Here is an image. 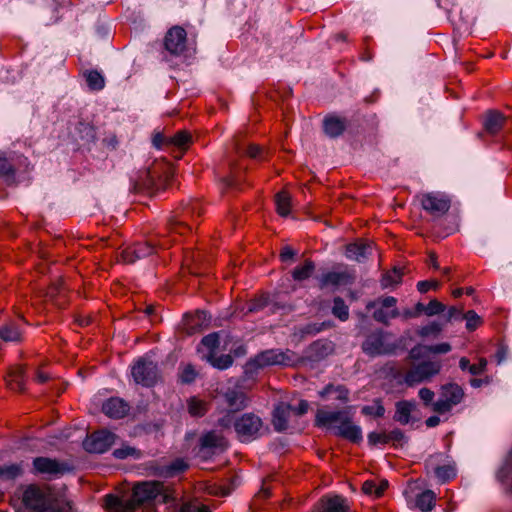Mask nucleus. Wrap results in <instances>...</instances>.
<instances>
[{
  "instance_id": "nucleus-4",
  "label": "nucleus",
  "mask_w": 512,
  "mask_h": 512,
  "mask_svg": "<svg viewBox=\"0 0 512 512\" xmlns=\"http://www.w3.org/2000/svg\"><path fill=\"white\" fill-rule=\"evenodd\" d=\"M366 309L368 311L373 310V319L384 325H389L391 319L400 316V311L397 308V299L393 296L379 297L369 301L366 305Z\"/></svg>"
},
{
  "instance_id": "nucleus-59",
  "label": "nucleus",
  "mask_w": 512,
  "mask_h": 512,
  "mask_svg": "<svg viewBox=\"0 0 512 512\" xmlns=\"http://www.w3.org/2000/svg\"><path fill=\"white\" fill-rule=\"evenodd\" d=\"M439 287L438 281H420L417 283V289L420 293H426L430 288L437 289Z\"/></svg>"
},
{
  "instance_id": "nucleus-23",
  "label": "nucleus",
  "mask_w": 512,
  "mask_h": 512,
  "mask_svg": "<svg viewBox=\"0 0 512 512\" xmlns=\"http://www.w3.org/2000/svg\"><path fill=\"white\" fill-rule=\"evenodd\" d=\"M323 128L328 137L336 138L346 129V122L344 119L336 116L326 117L323 121Z\"/></svg>"
},
{
  "instance_id": "nucleus-57",
  "label": "nucleus",
  "mask_w": 512,
  "mask_h": 512,
  "mask_svg": "<svg viewBox=\"0 0 512 512\" xmlns=\"http://www.w3.org/2000/svg\"><path fill=\"white\" fill-rule=\"evenodd\" d=\"M454 405H452L444 397H440L436 402L433 403V410L437 413L448 412Z\"/></svg>"
},
{
  "instance_id": "nucleus-35",
  "label": "nucleus",
  "mask_w": 512,
  "mask_h": 512,
  "mask_svg": "<svg viewBox=\"0 0 512 512\" xmlns=\"http://www.w3.org/2000/svg\"><path fill=\"white\" fill-rule=\"evenodd\" d=\"M275 203L277 212L280 216L286 217L290 213L291 197L285 192L281 191L275 196Z\"/></svg>"
},
{
  "instance_id": "nucleus-2",
  "label": "nucleus",
  "mask_w": 512,
  "mask_h": 512,
  "mask_svg": "<svg viewBox=\"0 0 512 512\" xmlns=\"http://www.w3.org/2000/svg\"><path fill=\"white\" fill-rule=\"evenodd\" d=\"M22 502L29 512H74L69 502L38 485H29L24 489Z\"/></svg>"
},
{
  "instance_id": "nucleus-1",
  "label": "nucleus",
  "mask_w": 512,
  "mask_h": 512,
  "mask_svg": "<svg viewBox=\"0 0 512 512\" xmlns=\"http://www.w3.org/2000/svg\"><path fill=\"white\" fill-rule=\"evenodd\" d=\"M170 498V494L161 482L147 481L135 485L131 499L122 500L112 494L106 495L105 505L107 509L114 512H134L143 503L156 499H159V502L166 503Z\"/></svg>"
},
{
  "instance_id": "nucleus-33",
  "label": "nucleus",
  "mask_w": 512,
  "mask_h": 512,
  "mask_svg": "<svg viewBox=\"0 0 512 512\" xmlns=\"http://www.w3.org/2000/svg\"><path fill=\"white\" fill-rule=\"evenodd\" d=\"M270 305L269 298L267 296H261L248 302L242 309L243 316H247L251 313H257L262 311L265 307Z\"/></svg>"
},
{
  "instance_id": "nucleus-12",
  "label": "nucleus",
  "mask_w": 512,
  "mask_h": 512,
  "mask_svg": "<svg viewBox=\"0 0 512 512\" xmlns=\"http://www.w3.org/2000/svg\"><path fill=\"white\" fill-rule=\"evenodd\" d=\"M186 31L180 26L168 30L164 38L165 49L172 55L178 56L186 49Z\"/></svg>"
},
{
  "instance_id": "nucleus-36",
  "label": "nucleus",
  "mask_w": 512,
  "mask_h": 512,
  "mask_svg": "<svg viewBox=\"0 0 512 512\" xmlns=\"http://www.w3.org/2000/svg\"><path fill=\"white\" fill-rule=\"evenodd\" d=\"M332 323L330 321H324L320 323H308L299 328L301 336H314L319 332L331 328Z\"/></svg>"
},
{
  "instance_id": "nucleus-9",
  "label": "nucleus",
  "mask_w": 512,
  "mask_h": 512,
  "mask_svg": "<svg viewBox=\"0 0 512 512\" xmlns=\"http://www.w3.org/2000/svg\"><path fill=\"white\" fill-rule=\"evenodd\" d=\"M441 370L440 362L424 361L413 368H411L405 375V383L413 386L429 380L431 377L437 375Z\"/></svg>"
},
{
  "instance_id": "nucleus-14",
  "label": "nucleus",
  "mask_w": 512,
  "mask_h": 512,
  "mask_svg": "<svg viewBox=\"0 0 512 512\" xmlns=\"http://www.w3.org/2000/svg\"><path fill=\"white\" fill-rule=\"evenodd\" d=\"M131 191L152 193L158 190L154 176L150 170L144 169L138 172L137 177L131 181Z\"/></svg>"
},
{
  "instance_id": "nucleus-22",
  "label": "nucleus",
  "mask_w": 512,
  "mask_h": 512,
  "mask_svg": "<svg viewBox=\"0 0 512 512\" xmlns=\"http://www.w3.org/2000/svg\"><path fill=\"white\" fill-rule=\"evenodd\" d=\"M200 445L202 449H220L227 447L226 439L217 431H209L201 436Z\"/></svg>"
},
{
  "instance_id": "nucleus-51",
  "label": "nucleus",
  "mask_w": 512,
  "mask_h": 512,
  "mask_svg": "<svg viewBox=\"0 0 512 512\" xmlns=\"http://www.w3.org/2000/svg\"><path fill=\"white\" fill-rule=\"evenodd\" d=\"M463 320L466 321V328L470 331L475 330L481 324V318L474 310L467 311Z\"/></svg>"
},
{
  "instance_id": "nucleus-26",
  "label": "nucleus",
  "mask_w": 512,
  "mask_h": 512,
  "mask_svg": "<svg viewBox=\"0 0 512 512\" xmlns=\"http://www.w3.org/2000/svg\"><path fill=\"white\" fill-rule=\"evenodd\" d=\"M441 396L455 406L461 402L464 392L458 384L449 383L442 387Z\"/></svg>"
},
{
  "instance_id": "nucleus-53",
  "label": "nucleus",
  "mask_w": 512,
  "mask_h": 512,
  "mask_svg": "<svg viewBox=\"0 0 512 512\" xmlns=\"http://www.w3.org/2000/svg\"><path fill=\"white\" fill-rule=\"evenodd\" d=\"M464 314L465 313L463 312L462 307L451 306L448 309L447 314L445 315V318H446L447 322L461 321V320H463Z\"/></svg>"
},
{
  "instance_id": "nucleus-31",
  "label": "nucleus",
  "mask_w": 512,
  "mask_h": 512,
  "mask_svg": "<svg viewBox=\"0 0 512 512\" xmlns=\"http://www.w3.org/2000/svg\"><path fill=\"white\" fill-rule=\"evenodd\" d=\"M23 474V467L21 464H10L0 466V480L3 481H12Z\"/></svg>"
},
{
  "instance_id": "nucleus-6",
  "label": "nucleus",
  "mask_w": 512,
  "mask_h": 512,
  "mask_svg": "<svg viewBox=\"0 0 512 512\" xmlns=\"http://www.w3.org/2000/svg\"><path fill=\"white\" fill-rule=\"evenodd\" d=\"M262 420L253 413H245L234 421V429L238 439L251 442L261 436Z\"/></svg>"
},
{
  "instance_id": "nucleus-37",
  "label": "nucleus",
  "mask_w": 512,
  "mask_h": 512,
  "mask_svg": "<svg viewBox=\"0 0 512 512\" xmlns=\"http://www.w3.org/2000/svg\"><path fill=\"white\" fill-rule=\"evenodd\" d=\"M21 333L18 327L10 322L0 327V339L3 341H19Z\"/></svg>"
},
{
  "instance_id": "nucleus-30",
  "label": "nucleus",
  "mask_w": 512,
  "mask_h": 512,
  "mask_svg": "<svg viewBox=\"0 0 512 512\" xmlns=\"http://www.w3.org/2000/svg\"><path fill=\"white\" fill-rule=\"evenodd\" d=\"M315 270V264L312 260H305L304 264L297 266L292 271V278L295 281H303L308 279Z\"/></svg>"
},
{
  "instance_id": "nucleus-47",
  "label": "nucleus",
  "mask_w": 512,
  "mask_h": 512,
  "mask_svg": "<svg viewBox=\"0 0 512 512\" xmlns=\"http://www.w3.org/2000/svg\"><path fill=\"white\" fill-rule=\"evenodd\" d=\"M86 81L92 90H101L105 85L103 76L97 71H89L86 74Z\"/></svg>"
},
{
  "instance_id": "nucleus-58",
  "label": "nucleus",
  "mask_w": 512,
  "mask_h": 512,
  "mask_svg": "<svg viewBox=\"0 0 512 512\" xmlns=\"http://www.w3.org/2000/svg\"><path fill=\"white\" fill-rule=\"evenodd\" d=\"M389 442L402 444L407 442L405 434L400 429H395L388 433Z\"/></svg>"
},
{
  "instance_id": "nucleus-11",
  "label": "nucleus",
  "mask_w": 512,
  "mask_h": 512,
  "mask_svg": "<svg viewBox=\"0 0 512 512\" xmlns=\"http://www.w3.org/2000/svg\"><path fill=\"white\" fill-rule=\"evenodd\" d=\"M361 348L366 355L371 357L390 354L394 350L393 346L385 343V334L380 329L368 334Z\"/></svg>"
},
{
  "instance_id": "nucleus-32",
  "label": "nucleus",
  "mask_w": 512,
  "mask_h": 512,
  "mask_svg": "<svg viewBox=\"0 0 512 512\" xmlns=\"http://www.w3.org/2000/svg\"><path fill=\"white\" fill-rule=\"evenodd\" d=\"M213 367L224 370L229 368L233 364V358L226 354L216 356L214 352H209L207 355L203 356Z\"/></svg>"
},
{
  "instance_id": "nucleus-40",
  "label": "nucleus",
  "mask_w": 512,
  "mask_h": 512,
  "mask_svg": "<svg viewBox=\"0 0 512 512\" xmlns=\"http://www.w3.org/2000/svg\"><path fill=\"white\" fill-rule=\"evenodd\" d=\"M332 314L341 321H346L349 318V308L341 297L334 298Z\"/></svg>"
},
{
  "instance_id": "nucleus-21",
  "label": "nucleus",
  "mask_w": 512,
  "mask_h": 512,
  "mask_svg": "<svg viewBox=\"0 0 512 512\" xmlns=\"http://www.w3.org/2000/svg\"><path fill=\"white\" fill-rule=\"evenodd\" d=\"M372 253L371 244L353 243L346 247V257L357 262L365 261Z\"/></svg>"
},
{
  "instance_id": "nucleus-42",
  "label": "nucleus",
  "mask_w": 512,
  "mask_h": 512,
  "mask_svg": "<svg viewBox=\"0 0 512 512\" xmlns=\"http://www.w3.org/2000/svg\"><path fill=\"white\" fill-rule=\"evenodd\" d=\"M8 385L12 390L22 391L24 389V371L17 368L9 374Z\"/></svg>"
},
{
  "instance_id": "nucleus-55",
  "label": "nucleus",
  "mask_w": 512,
  "mask_h": 512,
  "mask_svg": "<svg viewBox=\"0 0 512 512\" xmlns=\"http://www.w3.org/2000/svg\"><path fill=\"white\" fill-rule=\"evenodd\" d=\"M368 443L370 445H376V444H386L389 443L388 439V433H377V432H371L367 436Z\"/></svg>"
},
{
  "instance_id": "nucleus-24",
  "label": "nucleus",
  "mask_w": 512,
  "mask_h": 512,
  "mask_svg": "<svg viewBox=\"0 0 512 512\" xmlns=\"http://www.w3.org/2000/svg\"><path fill=\"white\" fill-rule=\"evenodd\" d=\"M349 278L350 276L345 272H328L319 278V286L321 289L329 286L337 287L341 284L348 283Z\"/></svg>"
},
{
  "instance_id": "nucleus-28",
  "label": "nucleus",
  "mask_w": 512,
  "mask_h": 512,
  "mask_svg": "<svg viewBox=\"0 0 512 512\" xmlns=\"http://www.w3.org/2000/svg\"><path fill=\"white\" fill-rule=\"evenodd\" d=\"M186 409L192 417H202L208 411V404L196 396L187 399Z\"/></svg>"
},
{
  "instance_id": "nucleus-20",
  "label": "nucleus",
  "mask_w": 512,
  "mask_h": 512,
  "mask_svg": "<svg viewBox=\"0 0 512 512\" xmlns=\"http://www.w3.org/2000/svg\"><path fill=\"white\" fill-rule=\"evenodd\" d=\"M185 325L189 333H195L208 326L210 316L206 311L198 310L194 315H185Z\"/></svg>"
},
{
  "instance_id": "nucleus-17",
  "label": "nucleus",
  "mask_w": 512,
  "mask_h": 512,
  "mask_svg": "<svg viewBox=\"0 0 512 512\" xmlns=\"http://www.w3.org/2000/svg\"><path fill=\"white\" fill-rule=\"evenodd\" d=\"M220 397L223 403H225L227 408L232 412L242 410L246 407V396L244 392L240 390L228 388L226 391L220 392Z\"/></svg>"
},
{
  "instance_id": "nucleus-43",
  "label": "nucleus",
  "mask_w": 512,
  "mask_h": 512,
  "mask_svg": "<svg viewBox=\"0 0 512 512\" xmlns=\"http://www.w3.org/2000/svg\"><path fill=\"white\" fill-rule=\"evenodd\" d=\"M187 467V464L182 459H176L170 465L162 467L161 475L165 477H172L183 472Z\"/></svg>"
},
{
  "instance_id": "nucleus-10",
  "label": "nucleus",
  "mask_w": 512,
  "mask_h": 512,
  "mask_svg": "<svg viewBox=\"0 0 512 512\" xmlns=\"http://www.w3.org/2000/svg\"><path fill=\"white\" fill-rule=\"evenodd\" d=\"M116 435L107 430H99L86 437L83 441L84 449L89 453H104L115 444Z\"/></svg>"
},
{
  "instance_id": "nucleus-3",
  "label": "nucleus",
  "mask_w": 512,
  "mask_h": 512,
  "mask_svg": "<svg viewBox=\"0 0 512 512\" xmlns=\"http://www.w3.org/2000/svg\"><path fill=\"white\" fill-rule=\"evenodd\" d=\"M315 422L317 426L321 427L335 424L333 426L335 435L352 443H360L363 439L361 427L353 422L352 417L346 411L318 410Z\"/></svg>"
},
{
  "instance_id": "nucleus-48",
  "label": "nucleus",
  "mask_w": 512,
  "mask_h": 512,
  "mask_svg": "<svg viewBox=\"0 0 512 512\" xmlns=\"http://www.w3.org/2000/svg\"><path fill=\"white\" fill-rule=\"evenodd\" d=\"M113 456L117 459H126L128 457H140V451L134 447L123 445L122 447L113 451Z\"/></svg>"
},
{
  "instance_id": "nucleus-29",
  "label": "nucleus",
  "mask_w": 512,
  "mask_h": 512,
  "mask_svg": "<svg viewBox=\"0 0 512 512\" xmlns=\"http://www.w3.org/2000/svg\"><path fill=\"white\" fill-rule=\"evenodd\" d=\"M504 121L505 117L503 114L498 111H490L486 116L484 125L489 133L495 134L502 128Z\"/></svg>"
},
{
  "instance_id": "nucleus-54",
  "label": "nucleus",
  "mask_w": 512,
  "mask_h": 512,
  "mask_svg": "<svg viewBox=\"0 0 512 512\" xmlns=\"http://www.w3.org/2000/svg\"><path fill=\"white\" fill-rule=\"evenodd\" d=\"M201 343L210 349V352H214L216 348L219 346V335L218 333H211L203 337Z\"/></svg>"
},
{
  "instance_id": "nucleus-50",
  "label": "nucleus",
  "mask_w": 512,
  "mask_h": 512,
  "mask_svg": "<svg viewBox=\"0 0 512 512\" xmlns=\"http://www.w3.org/2000/svg\"><path fill=\"white\" fill-rule=\"evenodd\" d=\"M179 377H180V380L182 383L189 384V383H192L196 379L197 372L193 365L186 364L183 366Z\"/></svg>"
},
{
  "instance_id": "nucleus-63",
  "label": "nucleus",
  "mask_w": 512,
  "mask_h": 512,
  "mask_svg": "<svg viewBox=\"0 0 512 512\" xmlns=\"http://www.w3.org/2000/svg\"><path fill=\"white\" fill-rule=\"evenodd\" d=\"M296 255V251L292 249L290 246H285L282 248L280 253V258L282 261L292 260Z\"/></svg>"
},
{
  "instance_id": "nucleus-38",
  "label": "nucleus",
  "mask_w": 512,
  "mask_h": 512,
  "mask_svg": "<svg viewBox=\"0 0 512 512\" xmlns=\"http://www.w3.org/2000/svg\"><path fill=\"white\" fill-rule=\"evenodd\" d=\"M403 271L400 268L394 267L392 271L386 272L380 281L381 287L386 289L401 282Z\"/></svg>"
},
{
  "instance_id": "nucleus-25",
  "label": "nucleus",
  "mask_w": 512,
  "mask_h": 512,
  "mask_svg": "<svg viewBox=\"0 0 512 512\" xmlns=\"http://www.w3.org/2000/svg\"><path fill=\"white\" fill-rule=\"evenodd\" d=\"M396 411L394 420L402 425H406L410 421L411 412L415 409L416 404L413 401H399L395 405Z\"/></svg>"
},
{
  "instance_id": "nucleus-13",
  "label": "nucleus",
  "mask_w": 512,
  "mask_h": 512,
  "mask_svg": "<svg viewBox=\"0 0 512 512\" xmlns=\"http://www.w3.org/2000/svg\"><path fill=\"white\" fill-rule=\"evenodd\" d=\"M33 467L37 473L49 477L63 475L69 471V466L66 463L48 457H36L33 460Z\"/></svg>"
},
{
  "instance_id": "nucleus-62",
  "label": "nucleus",
  "mask_w": 512,
  "mask_h": 512,
  "mask_svg": "<svg viewBox=\"0 0 512 512\" xmlns=\"http://www.w3.org/2000/svg\"><path fill=\"white\" fill-rule=\"evenodd\" d=\"M419 397L420 399L426 404H430L434 398V392L428 388H421L419 390Z\"/></svg>"
},
{
  "instance_id": "nucleus-15",
  "label": "nucleus",
  "mask_w": 512,
  "mask_h": 512,
  "mask_svg": "<svg viewBox=\"0 0 512 512\" xmlns=\"http://www.w3.org/2000/svg\"><path fill=\"white\" fill-rule=\"evenodd\" d=\"M294 406L281 402L279 403L273 412V426L274 429L278 432H283L288 429L289 426V418L293 414Z\"/></svg>"
},
{
  "instance_id": "nucleus-18",
  "label": "nucleus",
  "mask_w": 512,
  "mask_h": 512,
  "mask_svg": "<svg viewBox=\"0 0 512 512\" xmlns=\"http://www.w3.org/2000/svg\"><path fill=\"white\" fill-rule=\"evenodd\" d=\"M155 247L156 244L152 242L137 244L135 247L123 251L122 258L126 263H134L137 259L152 255L155 251Z\"/></svg>"
},
{
  "instance_id": "nucleus-5",
  "label": "nucleus",
  "mask_w": 512,
  "mask_h": 512,
  "mask_svg": "<svg viewBox=\"0 0 512 512\" xmlns=\"http://www.w3.org/2000/svg\"><path fill=\"white\" fill-rule=\"evenodd\" d=\"M293 355L289 350L286 352L278 349L263 351L246 364V372H254L270 365H289L293 361Z\"/></svg>"
},
{
  "instance_id": "nucleus-44",
  "label": "nucleus",
  "mask_w": 512,
  "mask_h": 512,
  "mask_svg": "<svg viewBox=\"0 0 512 512\" xmlns=\"http://www.w3.org/2000/svg\"><path fill=\"white\" fill-rule=\"evenodd\" d=\"M15 169L10 162L0 154V177H3L8 184L14 182Z\"/></svg>"
},
{
  "instance_id": "nucleus-61",
  "label": "nucleus",
  "mask_w": 512,
  "mask_h": 512,
  "mask_svg": "<svg viewBox=\"0 0 512 512\" xmlns=\"http://www.w3.org/2000/svg\"><path fill=\"white\" fill-rule=\"evenodd\" d=\"M103 145L109 150H115L118 146V140L115 134H109L102 140Z\"/></svg>"
},
{
  "instance_id": "nucleus-52",
  "label": "nucleus",
  "mask_w": 512,
  "mask_h": 512,
  "mask_svg": "<svg viewBox=\"0 0 512 512\" xmlns=\"http://www.w3.org/2000/svg\"><path fill=\"white\" fill-rule=\"evenodd\" d=\"M446 309V306L438 301L437 299H432L428 304L426 308V315L427 316H435L438 314H441Z\"/></svg>"
},
{
  "instance_id": "nucleus-60",
  "label": "nucleus",
  "mask_w": 512,
  "mask_h": 512,
  "mask_svg": "<svg viewBox=\"0 0 512 512\" xmlns=\"http://www.w3.org/2000/svg\"><path fill=\"white\" fill-rule=\"evenodd\" d=\"M487 366V360L485 358H481L479 361V364L475 365L473 364L471 367H469V372L472 375H480L482 374Z\"/></svg>"
},
{
  "instance_id": "nucleus-8",
  "label": "nucleus",
  "mask_w": 512,
  "mask_h": 512,
  "mask_svg": "<svg viewBox=\"0 0 512 512\" xmlns=\"http://www.w3.org/2000/svg\"><path fill=\"white\" fill-rule=\"evenodd\" d=\"M422 208L434 217H441L451 207L450 198L441 193L428 192L420 195Z\"/></svg>"
},
{
  "instance_id": "nucleus-16",
  "label": "nucleus",
  "mask_w": 512,
  "mask_h": 512,
  "mask_svg": "<svg viewBox=\"0 0 512 512\" xmlns=\"http://www.w3.org/2000/svg\"><path fill=\"white\" fill-rule=\"evenodd\" d=\"M129 405L123 399L112 397L105 401L102 406V411L110 418L120 419L125 417L129 412Z\"/></svg>"
},
{
  "instance_id": "nucleus-27",
  "label": "nucleus",
  "mask_w": 512,
  "mask_h": 512,
  "mask_svg": "<svg viewBox=\"0 0 512 512\" xmlns=\"http://www.w3.org/2000/svg\"><path fill=\"white\" fill-rule=\"evenodd\" d=\"M76 130L79 138L83 141V145L90 149L91 145H94L96 141V132L94 126L87 122H79Z\"/></svg>"
},
{
  "instance_id": "nucleus-45",
  "label": "nucleus",
  "mask_w": 512,
  "mask_h": 512,
  "mask_svg": "<svg viewBox=\"0 0 512 512\" xmlns=\"http://www.w3.org/2000/svg\"><path fill=\"white\" fill-rule=\"evenodd\" d=\"M333 392L336 393V398L338 400H340L342 402H347L348 401V394H349V392L342 385L334 387L333 385L329 384L320 392V396L321 397H325L326 395L331 394Z\"/></svg>"
},
{
  "instance_id": "nucleus-64",
  "label": "nucleus",
  "mask_w": 512,
  "mask_h": 512,
  "mask_svg": "<svg viewBox=\"0 0 512 512\" xmlns=\"http://www.w3.org/2000/svg\"><path fill=\"white\" fill-rule=\"evenodd\" d=\"M179 512H209L205 506H195L191 504H185L181 507Z\"/></svg>"
},
{
  "instance_id": "nucleus-19",
  "label": "nucleus",
  "mask_w": 512,
  "mask_h": 512,
  "mask_svg": "<svg viewBox=\"0 0 512 512\" xmlns=\"http://www.w3.org/2000/svg\"><path fill=\"white\" fill-rule=\"evenodd\" d=\"M334 352V344L328 340H317L312 343L307 351V358L311 361H320Z\"/></svg>"
},
{
  "instance_id": "nucleus-46",
  "label": "nucleus",
  "mask_w": 512,
  "mask_h": 512,
  "mask_svg": "<svg viewBox=\"0 0 512 512\" xmlns=\"http://www.w3.org/2000/svg\"><path fill=\"white\" fill-rule=\"evenodd\" d=\"M434 473L441 483L449 481L456 475L455 469L451 465L437 466L434 469Z\"/></svg>"
},
{
  "instance_id": "nucleus-39",
  "label": "nucleus",
  "mask_w": 512,
  "mask_h": 512,
  "mask_svg": "<svg viewBox=\"0 0 512 512\" xmlns=\"http://www.w3.org/2000/svg\"><path fill=\"white\" fill-rule=\"evenodd\" d=\"M191 141V135L185 130L179 131L174 136L167 139L169 146H175L181 149H186Z\"/></svg>"
},
{
  "instance_id": "nucleus-49",
  "label": "nucleus",
  "mask_w": 512,
  "mask_h": 512,
  "mask_svg": "<svg viewBox=\"0 0 512 512\" xmlns=\"http://www.w3.org/2000/svg\"><path fill=\"white\" fill-rule=\"evenodd\" d=\"M442 330V325L439 322L433 321L428 325L421 327L417 333L421 337H428L430 335L438 336Z\"/></svg>"
},
{
  "instance_id": "nucleus-41",
  "label": "nucleus",
  "mask_w": 512,
  "mask_h": 512,
  "mask_svg": "<svg viewBox=\"0 0 512 512\" xmlns=\"http://www.w3.org/2000/svg\"><path fill=\"white\" fill-rule=\"evenodd\" d=\"M361 412L366 416L382 417L385 414V408L379 398L373 400L371 405H365L361 408Z\"/></svg>"
},
{
  "instance_id": "nucleus-34",
  "label": "nucleus",
  "mask_w": 512,
  "mask_h": 512,
  "mask_svg": "<svg viewBox=\"0 0 512 512\" xmlns=\"http://www.w3.org/2000/svg\"><path fill=\"white\" fill-rule=\"evenodd\" d=\"M435 494L431 490H426L416 498V507L423 512L431 511L435 505Z\"/></svg>"
},
{
  "instance_id": "nucleus-56",
  "label": "nucleus",
  "mask_w": 512,
  "mask_h": 512,
  "mask_svg": "<svg viewBox=\"0 0 512 512\" xmlns=\"http://www.w3.org/2000/svg\"><path fill=\"white\" fill-rule=\"evenodd\" d=\"M426 351L433 353V354H445L451 351V345L449 343H440L436 345H430L424 347Z\"/></svg>"
},
{
  "instance_id": "nucleus-7",
  "label": "nucleus",
  "mask_w": 512,
  "mask_h": 512,
  "mask_svg": "<svg viewBox=\"0 0 512 512\" xmlns=\"http://www.w3.org/2000/svg\"><path fill=\"white\" fill-rule=\"evenodd\" d=\"M131 373L135 383L146 387L154 385L159 378L157 364L146 358L139 359L132 367Z\"/></svg>"
}]
</instances>
